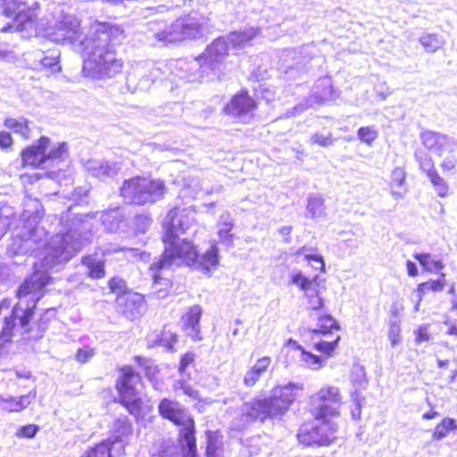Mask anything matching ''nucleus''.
Wrapping results in <instances>:
<instances>
[{
	"mask_svg": "<svg viewBox=\"0 0 457 457\" xmlns=\"http://www.w3.org/2000/svg\"><path fill=\"white\" fill-rule=\"evenodd\" d=\"M254 33H248L245 31L235 33L237 41L241 45L248 44L254 37Z\"/></svg>",
	"mask_w": 457,
	"mask_h": 457,
	"instance_id": "obj_51",
	"label": "nucleus"
},
{
	"mask_svg": "<svg viewBox=\"0 0 457 457\" xmlns=\"http://www.w3.org/2000/svg\"><path fill=\"white\" fill-rule=\"evenodd\" d=\"M451 361L449 360H439L437 365L440 369L438 377L446 384H450L454 381L457 376V368L450 367Z\"/></svg>",
	"mask_w": 457,
	"mask_h": 457,
	"instance_id": "obj_33",
	"label": "nucleus"
},
{
	"mask_svg": "<svg viewBox=\"0 0 457 457\" xmlns=\"http://www.w3.org/2000/svg\"><path fill=\"white\" fill-rule=\"evenodd\" d=\"M165 182L160 179L136 175L125 179L119 190L120 196L129 205L154 204L164 198Z\"/></svg>",
	"mask_w": 457,
	"mask_h": 457,
	"instance_id": "obj_4",
	"label": "nucleus"
},
{
	"mask_svg": "<svg viewBox=\"0 0 457 457\" xmlns=\"http://www.w3.org/2000/svg\"><path fill=\"white\" fill-rule=\"evenodd\" d=\"M42 67L46 70L48 72L54 74L61 71V65L59 55L56 54H52L50 55H45L40 60Z\"/></svg>",
	"mask_w": 457,
	"mask_h": 457,
	"instance_id": "obj_37",
	"label": "nucleus"
},
{
	"mask_svg": "<svg viewBox=\"0 0 457 457\" xmlns=\"http://www.w3.org/2000/svg\"><path fill=\"white\" fill-rule=\"evenodd\" d=\"M19 4L13 2L12 7L4 6L3 12L6 17H12V21L6 28L3 29L4 31L14 30L21 31L25 29V22L29 21V17L26 13L19 10Z\"/></svg>",
	"mask_w": 457,
	"mask_h": 457,
	"instance_id": "obj_20",
	"label": "nucleus"
},
{
	"mask_svg": "<svg viewBox=\"0 0 457 457\" xmlns=\"http://www.w3.org/2000/svg\"><path fill=\"white\" fill-rule=\"evenodd\" d=\"M158 413L179 428L178 442L183 450L182 457H199L197 454L195 422L189 411L179 402L167 397L159 401Z\"/></svg>",
	"mask_w": 457,
	"mask_h": 457,
	"instance_id": "obj_3",
	"label": "nucleus"
},
{
	"mask_svg": "<svg viewBox=\"0 0 457 457\" xmlns=\"http://www.w3.org/2000/svg\"><path fill=\"white\" fill-rule=\"evenodd\" d=\"M119 372L114 387L117 398L114 403L121 405L135 420H144L152 410V404L145 402L136 388V383H141V375L131 365H122L117 368Z\"/></svg>",
	"mask_w": 457,
	"mask_h": 457,
	"instance_id": "obj_2",
	"label": "nucleus"
},
{
	"mask_svg": "<svg viewBox=\"0 0 457 457\" xmlns=\"http://www.w3.org/2000/svg\"><path fill=\"white\" fill-rule=\"evenodd\" d=\"M107 285L110 293L117 295V300L130 292L127 287L126 280L118 276L111 277L107 281Z\"/></svg>",
	"mask_w": 457,
	"mask_h": 457,
	"instance_id": "obj_30",
	"label": "nucleus"
},
{
	"mask_svg": "<svg viewBox=\"0 0 457 457\" xmlns=\"http://www.w3.org/2000/svg\"><path fill=\"white\" fill-rule=\"evenodd\" d=\"M145 303V299L143 295L130 291L121 298L120 303L121 314L134 320L141 316Z\"/></svg>",
	"mask_w": 457,
	"mask_h": 457,
	"instance_id": "obj_14",
	"label": "nucleus"
},
{
	"mask_svg": "<svg viewBox=\"0 0 457 457\" xmlns=\"http://www.w3.org/2000/svg\"><path fill=\"white\" fill-rule=\"evenodd\" d=\"M195 361V354L191 352L186 353L180 358L179 371L185 372L187 367Z\"/></svg>",
	"mask_w": 457,
	"mask_h": 457,
	"instance_id": "obj_46",
	"label": "nucleus"
},
{
	"mask_svg": "<svg viewBox=\"0 0 457 457\" xmlns=\"http://www.w3.org/2000/svg\"><path fill=\"white\" fill-rule=\"evenodd\" d=\"M202 27L203 24L200 20L195 16H191V14H187L178 18L172 24L174 31L181 34L179 38L190 37L198 33Z\"/></svg>",
	"mask_w": 457,
	"mask_h": 457,
	"instance_id": "obj_18",
	"label": "nucleus"
},
{
	"mask_svg": "<svg viewBox=\"0 0 457 457\" xmlns=\"http://www.w3.org/2000/svg\"><path fill=\"white\" fill-rule=\"evenodd\" d=\"M132 425L128 419H116L111 430L110 436L104 439V442L110 443V448L112 450L114 445L125 443L132 434Z\"/></svg>",
	"mask_w": 457,
	"mask_h": 457,
	"instance_id": "obj_17",
	"label": "nucleus"
},
{
	"mask_svg": "<svg viewBox=\"0 0 457 457\" xmlns=\"http://www.w3.org/2000/svg\"><path fill=\"white\" fill-rule=\"evenodd\" d=\"M233 224L231 222H223L220 228L219 229L218 235L221 239H231L233 229Z\"/></svg>",
	"mask_w": 457,
	"mask_h": 457,
	"instance_id": "obj_49",
	"label": "nucleus"
},
{
	"mask_svg": "<svg viewBox=\"0 0 457 457\" xmlns=\"http://www.w3.org/2000/svg\"><path fill=\"white\" fill-rule=\"evenodd\" d=\"M271 365V358L270 356H262L256 360L254 364L251 366L245 372L243 383L246 387H252L257 384L261 376L267 372Z\"/></svg>",
	"mask_w": 457,
	"mask_h": 457,
	"instance_id": "obj_16",
	"label": "nucleus"
},
{
	"mask_svg": "<svg viewBox=\"0 0 457 457\" xmlns=\"http://www.w3.org/2000/svg\"><path fill=\"white\" fill-rule=\"evenodd\" d=\"M406 172L403 168L396 167L392 170L388 187L391 194L396 197H401L406 192Z\"/></svg>",
	"mask_w": 457,
	"mask_h": 457,
	"instance_id": "obj_25",
	"label": "nucleus"
},
{
	"mask_svg": "<svg viewBox=\"0 0 457 457\" xmlns=\"http://www.w3.org/2000/svg\"><path fill=\"white\" fill-rule=\"evenodd\" d=\"M79 457H112L110 443L103 440L88 446Z\"/></svg>",
	"mask_w": 457,
	"mask_h": 457,
	"instance_id": "obj_28",
	"label": "nucleus"
},
{
	"mask_svg": "<svg viewBox=\"0 0 457 457\" xmlns=\"http://www.w3.org/2000/svg\"><path fill=\"white\" fill-rule=\"evenodd\" d=\"M340 330V325L337 320L330 314H320L317 320L316 328L312 329V336H328L334 331Z\"/></svg>",
	"mask_w": 457,
	"mask_h": 457,
	"instance_id": "obj_21",
	"label": "nucleus"
},
{
	"mask_svg": "<svg viewBox=\"0 0 457 457\" xmlns=\"http://www.w3.org/2000/svg\"><path fill=\"white\" fill-rule=\"evenodd\" d=\"M387 337L392 346H395L401 343V327L397 322H392L390 324Z\"/></svg>",
	"mask_w": 457,
	"mask_h": 457,
	"instance_id": "obj_40",
	"label": "nucleus"
},
{
	"mask_svg": "<svg viewBox=\"0 0 457 457\" xmlns=\"http://www.w3.org/2000/svg\"><path fill=\"white\" fill-rule=\"evenodd\" d=\"M420 142L424 149H418L417 151H426L434 153L437 156H441L443 153L450 147V141L446 135L437 131L426 129L421 131Z\"/></svg>",
	"mask_w": 457,
	"mask_h": 457,
	"instance_id": "obj_13",
	"label": "nucleus"
},
{
	"mask_svg": "<svg viewBox=\"0 0 457 457\" xmlns=\"http://www.w3.org/2000/svg\"><path fill=\"white\" fill-rule=\"evenodd\" d=\"M25 253L26 239L19 236L13 237L6 250L7 256L13 259Z\"/></svg>",
	"mask_w": 457,
	"mask_h": 457,
	"instance_id": "obj_32",
	"label": "nucleus"
},
{
	"mask_svg": "<svg viewBox=\"0 0 457 457\" xmlns=\"http://www.w3.org/2000/svg\"><path fill=\"white\" fill-rule=\"evenodd\" d=\"M30 428H33V430H32V431H30V434H29V436H30V437H32V436H34V435L36 434V432H37V427H35V426L30 425Z\"/></svg>",
	"mask_w": 457,
	"mask_h": 457,
	"instance_id": "obj_64",
	"label": "nucleus"
},
{
	"mask_svg": "<svg viewBox=\"0 0 457 457\" xmlns=\"http://www.w3.org/2000/svg\"><path fill=\"white\" fill-rule=\"evenodd\" d=\"M448 293L450 295H455L456 291H455V287L454 285H451L450 287L448 288Z\"/></svg>",
	"mask_w": 457,
	"mask_h": 457,
	"instance_id": "obj_63",
	"label": "nucleus"
},
{
	"mask_svg": "<svg viewBox=\"0 0 457 457\" xmlns=\"http://www.w3.org/2000/svg\"><path fill=\"white\" fill-rule=\"evenodd\" d=\"M228 54V50L226 43H213L208 49L205 65L212 71L219 69V65L223 63L224 57Z\"/></svg>",
	"mask_w": 457,
	"mask_h": 457,
	"instance_id": "obj_19",
	"label": "nucleus"
},
{
	"mask_svg": "<svg viewBox=\"0 0 457 457\" xmlns=\"http://www.w3.org/2000/svg\"><path fill=\"white\" fill-rule=\"evenodd\" d=\"M94 354L93 349L88 347L79 348L75 354V359L80 363H86Z\"/></svg>",
	"mask_w": 457,
	"mask_h": 457,
	"instance_id": "obj_45",
	"label": "nucleus"
},
{
	"mask_svg": "<svg viewBox=\"0 0 457 457\" xmlns=\"http://www.w3.org/2000/svg\"><path fill=\"white\" fill-rule=\"evenodd\" d=\"M457 430V425L453 418H443L432 431V439L438 441L447 436L451 431Z\"/></svg>",
	"mask_w": 457,
	"mask_h": 457,
	"instance_id": "obj_27",
	"label": "nucleus"
},
{
	"mask_svg": "<svg viewBox=\"0 0 457 457\" xmlns=\"http://www.w3.org/2000/svg\"><path fill=\"white\" fill-rule=\"evenodd\" d=\"M457 164V159L453 156H448L445 158L441 163L440 167L444 172L452 171L455 169Z\"/></svg>",
	"mask_w": 457,
	"mask_h": 457,
	"instance_id": "obj_48",
	"label": "nucleus"
},
{
	"mask_svg": "<svg viewBox=\"0 0 457 457\" xmlns=\"http://www.w3.org/2000/svg\"><path fill=\"white\" fill-rule=\"evenodd\" d=\"M414 258L420 263L423 269L429 272L437 271L443 269L444 264L439 260H435L429 253H416Z\"/></svg>",
	"mask_w": 457,
	"mask_h": 457,
	"instance_id": "obj_31",
	"label": "nucleus"
},
{
	"mask_svg": "<svg viewBox=\"0 0 457 457\" xmlns=\"http://www.w3.org/2000/svg\"><path fill=\"white\" fill-rule=\"evenodd\" d=\"M444 323L448 327L447 334L457 337V303H453Z\"/></svg>",
	"mask_w": 457,
	"mask_h": 457,
	"instance_id": "obj_36",
	"label": "nucleus"
},
{
	"mask_svg": "<svg viewBox=\"0 0 457 457\" xmlns=\"http://www.w3.org/2000/svg\"><path fill=\"white\" fill-rule=\"evenodd\" d=\"M94 70L100 77H112L121 72L123 63L117 58L116 51L113 47H107L101 50L96 59H87L84 62V69Z\"/></svg>",
	"mask_w": 457,
	"mask_h": 457,
	"instance_id": "obj_9",
	"label": "nucleus"
},
{
	"mask_svg": "<svg viewBox=\"0 0 457 457\" xmlns=\"http://www.w3.org/2000/svg\"><path fill=\"white\" fill-rule=\"evenodd\" d=\"M135 220L137 221V223H141V224H149L150 223V217L147 216V215H145V214H137L135 216Z\"/></svg>",
	"mask_w": 457,
	"mask_h": 457,
	"instance_id": "obj_57",
	"label": "nucleus"
},
{
	"mask_svg": "<svg viewBox=\"0 0 457 457\" xmlns=\"http://www.w3.org/2000/svg\"><path fill=\"white\" fill-rule=\"evenodd\" d=\"M205 455L206 457H221L216 445L211 443L206 447Z\"/></svg>",
	"mask_w": 457,
	"mask_h": 457,
	"instance_id": "obj_53",
	"label": "nucleus"
},
{
	"mask_svg": "<svg viewBox=\"0 0 457 457\" xmlns=\"http://www.w3.org/2000/svg\"><path fill=\"white\" fill-rule=\"evenodd\" d=\"M50 146V139L47 137H41L32 145H30V166L38 168L42 164L49 162H63L67 156L68 149L65 143Z\"/></svg>",
	"mask_w": 457,
	"mask_h": 457,
	"instance_id": "obj_8",
	"label": "nucleus"
},
{
	"mask_svg": "<svg viewBox=\"0 0 457 457\" xmlns=\"http://www.w3.org/2000/svg\"><path fill=\"white\" fill-rule=\"evenodd\" d=\"M4 125L12 129L14 132H21L22 129H26L27 121L25 120H18L13 118H6L4 121Z\"/></svg>",
	"mask_w": 457,
	"mask_h": 457,
	"instance_id": "obj_44",
	"label": "nucleus"
},
{
	"mask_svg": "<svg viewBox=\"0 0 457 457\" xmlns=\"http://www.w3.org/2000/svg\"><path fill=\"white\" fill-rule=\"evenodd\" d=\"M343 403L341 392L337 387L326 386L320 388L310 398L307 411L309 419L304 420L296 432V439L303 447H325L337 438L338 423Z\"/></svg>",
	"mask_w": 457,
	"mask_h": 457,
	"instance_id": "obj_1",
	"label": "nucleus"
},
{
	"mask_svg": "<svg viewBox=\"0 0 457 457\" xmlns=\"http://www.w3.org/2000/svg\"><path fill=\"white\" fill-rule=\"evenodd\" d=\"M16 316L12 313L10 316L4 318V324L0 331V346L8 343L12 339V329L15 326Z\"/></svg>",
	"mask_w": 457,
	"mask_h": 457,
	"instance_id": "obj_35",
	"label": "nucleus"
},
{
	"mask_svg": "<svg viewBox=\"0 0 457 457\" xmlns=\"http://www.w3.org/2000/svg\"><path fill=\"white\" fill-rule=\"evenodd\" d=\"M318 275L308 278L301 271L292 274L289 283L297 286L303 292V302L310 312H317L325 308L326 299L323 293L326 287L321 283Z\"/></svg>",
	"mask_w": 457,
	"mask_h": 457,
	"instance_id": "obj_6",
	"label": "nucleus"
},
{
	"mask_svg": "<svg viewBox=\"0 0 457 457\" xmlns=\"http://www.w3.org/2000/svg\"><path fill=\"white\" fill-rule=\"evenodd\" d=\"M162 242L164 249L159 260L150 265L152 277L155 281L161 278V270L176 260L190 258L194 253V245L187 239L179 240L174 222L171 220L163 226Z\"/></svg>",
	"mask_w": 457,
	"mask_h": 457,
	"instance_id": "obj_5",
	"label": "nucleus"
},
{
	"mask_svg": "<svg viewBox=\"0 0 457 457\" xmlns=\"http://www.w3.org/2000/svg\"><path fill=\"white\" fill-rule=\"evenodd\" d=\"M415 159L419 168L430 180L435 191L439 197H445L449 192V186L443 177L438 173L436 162L432 157L424 151H416Z\"/></svg>",
	"mask_w": 457,
	"mask_h": 457,
	"instance_id": "obj_11",
	"label": "nucleus"
},
{
	"mask_svg": "<svg viewBox=\"0 0 457 457\" xmlns=\"http://www.w3.org/2000/svg\"><path fill=\"white\" fill-rule=\"evenodd\" d=\"M357 136L361 142L370 145L378 137V131L370 126L361 127Z\"/></svg>",
	"mask_w": 457,
	"mask_h": 457,
	"instance_id": "obj_39",
	"label": "nucleus"
},
{
	"mask_svg": "<svg viewBox=\"0 0 457 457\" xmlns=\"http://www.w3.org/2000/svg\"><path fill=\"white\" fill-rule=\"evenodd\" d=\"M312 144L318 145L322 147L330 145L333 143V137L331 134L324 136L320 133H315L311 137Z\"/></svg>",
	"mask_w": 457,
	"mask_h": 457,
	"instance_id": "obj_43",
	"label": "nucleus"
},
{
	"mask_svg": "<svg viewBox=\"0 0 457 457\" xmlns=\"http://www.w3.org/2000/svg\"><path fill=\"white\" fill-rule=\"evenodd\" d=\"M204 262L206 266L214 267L219 262L218 249L215 246L211 247L204 254Z\"/></svg>",
	"mask_w": 457,
	"mask_h": 457,
	"instance_id": "obj_41",
	"label": "nucleus"
},
{
	"mask_svg": "<svg viewBox=\"0 0 457 457\" xmlns=\"http://www.w3.org/2000/svg\"><path fill=\"white\" fill-rule=\"evenodd\" d=\"M406 269H407V272H408L409 276L415 277L418 275V270H417L416 264L413 262L407 261L406 262Z\"/></svg>",
	"mask_w": 457,
	"mask_h": 457,
	"instance_id": "obj_54",
	"label": "nucleus"
},
{
	"mask_svg": "<svg viewBox=\"0 0 457 457\" xmlns=\"http://www.w3.org/2000/svg\"><path fill=\"white\" fill-rule=\"evenodd\" d=\"M16 435L20 437H29V426L25 425L20 428Z\"/></svg>",
	"mask_w": 457,
	"mask_h": 457,
	"instance_id": "obj_58",
	"label": "nucleus"
},
{
	"mask_svg": "<svg viewBox=\"0 0 457 457\" xmlns=\"http://www.w3.org/2000/svg\"><path fill=\"white\" fill-rule=\"evenodd\" d=\"M181 389L183 390V393L186 395L192 397L194 399L199 398V391L195 389L193 386H191L189 385H186L185 383H182Z\"/></svg>",
	"mask_w": 457,
	"mask_h": 457,
	"instance_id": "obj_52",
	"label": "nucleus"
},
{
	"mask_svg": "<svg viewBox=\"0 0 457 457\" xmlns=\"http://www.w3.org/2000/svg\"><path fill=\"white\" fill-rule=\"evenodd\" d=\"M303 389V385L292 382L274 386L271 395L266 397L274 418L285 415Z\"/></svg>",
	"mask_w": 457,
	"mask_h": 457,
	"instance_id": "obj_7",
	"label": "nucleus"
},
{
	"mask_svg": "<svg viewBox=\"0 0 457 457\" xmlns=\"http://www.w3.org/2000/svg\"><path fill=\"white\" fill-rule=\"evenodd\" d=\"M340 340L341 336L337 335L329 341L322 338L314 341L312 348L320 353L317 356L321 359V366L323 365L324 360L330 358L336 353Z\"/></svg>",
	"mask_w": 457,
	"mask_h": 457,
	"instance_id": "obj_23",
	"label": "nucleus"
},
{
	"mask_svg": "<svg viewBox=\"0 0 457 457\" xmlns=\"http://www.w3.org/2000/svg\"><path fill=\"white\" fill-rule=\"evenodd\" d=\"M445 275L444 273H441L437 279H429L428 281L418 284L417 294L419 301H421L423 297L430 292H442L445 289Z\"/></svg>",
	"mask_w": 457,
	"mask_h": 457,
	"instance_id": "obj_26",
	"label": "nucleus"
},
{
	"mask_svg": "<svg viewBox=\"0 0 457 457\" xmlns=\"http://www.w3.org/2000/svg\"><path fill=\"white\" fill-rule=\"evenodd\" d=\"M28 153H29V148H25V149H23L21 151V157H22L23 166L26 165V162H27L26 155H27Z\"/></svg>",
	"mask_w": 457,
	"mask_h": 457,
	"instance_id": "obj_61",
	"label": "nucleus"
},
{
	"mask_svg": "<svg viewBox=\"0 0 457 457\" xmlns=\"http://www.w3.org/2000/svg\"><path fill=\"white\" fill-rule=\"evenodd\" d=\"M287 345H292L293 348L300 351L302 361L308 366L312 368H320L321 367V359L318 357L317 354H314L311 352L306 351L302 345H300L297 341L294 339H288L287 341Z\"/></svg>",
	"mask_w": 457,
	"mask_h": 457,
	"instance_id": "obj_29",
	"label": "nucleus"
},
{
	"mask_svg": "<svg viewBox=\"0 0 457 457\" xmlns=\"http://www.w3.org/2000/svg\"><path fill=\"white\" fill-rule=\"evenodd\" d=\"M81 263L87 268V277L91 279H102L106 275L105 262L87 254L81 258Z\"/></svg>",
	"mask_w": 457,
	"mask_h": 457,
	"instance_id": "obj_24",
	"label": "nucleus"
},
{
	"mask_svg": "<svg viewBox=\"0 0 457 457\" xmlns=\"http://www.w3.org/2000/svg\"><path fill=\"white\" fill-rule=\"evenodd\" d=\"M203 314V309L199 304L189 306L181 315L182 328L186 331L191 330L194 334V340H201L200 320Z\"/></svg>",
	"mask_w": 457,
	"mask_h": 457,
	"instance_id": "obj_15",
	"label": "nucleus"
},
{
	"mask_svg": "<svg viewBox=\"0 0 457 457\" xmlns=\"http://www.w3.org/2000/svg\"><path fill=\"white\" fill-rule=\"evenodd\" d=\"M5 231H6V222L2 218H0V239L4 235Z\"/></svg>",
	"mask_w": 457,
	"mask_h": 457,
	"instance_id": "obj_59",
	"label": "nucleus"
},
{
	"mask_svg": "<svg viewBox=\"0 0 457 457\" xmlns=\"http://www.w3.org/2000/svg\"><path fill=\"white\" fill-rule=\"evenodd\" d=\"M133 359L138 364H143V362L145 361V358L140 355H135Z\"/></svg>",
	"mask_w": 457,
	"mask_h": 457,
	"instance_id": "obj_62",
	"label": "nucleus"
},
{
	"mask_svg": "<svg viewBox=\"0 0 457 457\" xmlns=\"http://www.w3.org/2000/svg\"><path fill=\"white\" fill-rule=\"evenodd\" d=\"M291 230H292V228H291V227H283V228H281L279 229V232H280V234H282V235L288 236V235H290Z\"/></svg>",
	"mask_w": 457,
	"mask_h": 457,
	"instance_id": "obj_60",
	"label": "nucleus"
},
{
	"mask_svg": "<svg viewBox=\"0 0 457 457\" xmlns=\"http://www.w3.org/2000/svg\"><path fill=\"white\" fill-rule=\"evenodd\" d=\"M439 416V413L433 408H431L429 411H426L422 415V419L424 420H433Z\"/></svg>",
	"mask_w": 457,
	"mask_h": 457,
	"instance_id": "obj_56",
	"label": "nucleus"
},
{
	"mask_svg": "<svg viewBox=\"0 0 457 457\" xmlns=\"http://www.w3.org/2000/svg\"><path fill=\"white\" fill-rule=\"evenodd\" d=\"M273 418L274 416L266 397H254L250 401L244 403L242 405L240 420L243 423H263L267 420Z\"/></svg>",
	"mask_w": 457,
	"mask_h": 457,
	"instance_id": "obj_12",
	"label": "nucleus"
},
{
	"mask_svg": "<svg viewBox=\"0 0 457 457\" xmlns=\"http://www.w3.org/2000/svg\"><path fill=\"white\" fill-rule=\"evenodd\" d=\"M258 108V102L250 96L246 88L234 94L224 105L222 112L228 116L240 118L251 114Z\"/></svg>",
	"mask_w": 457,
	"mask_h": 457,
	"instance_id": "obj_10",
	"label": "nucleus"
},
{
	"mask_svg": "<svg viewBox=\"0 0 457 457\" xmlns=\"http://www.w3.org/2000/svg\"><path fill=\"white\" fill-rule=\"evenodd\" d=\"M172 288V281L168 278H163L155 281L153 278V293L159 298H163L169 295Z\"/></svg>",
	"mask_w": 457,
	"mask_h": 457,
	"instance_id": "obj_34",
	"label": "nucleus"
},
{
	"mask_svg": "<svg viewBox=\"0 0 457 457\" xmlns=\"http://www.w3.org/2000/svg\"><path fill=\"white\" fill-rule=\"evenodd\" d=\"M29 294V284L28 281L25 280L17 290V296H26Z\"/></svg>",
	"mask_w": 457,
	"mask_h": 457,
	"instance_id": "obj_55",
	"label": "nucleus"
},
{
	"mask_svg": "<svg viewBox=\"0 0 457 457\" xmlns=\"http://www.w3.org/2000/svg\"><path fill=\"white\" fill-rule=\"evenodd\" d=\"M52 282L53 278L46 269H35L30 274V294H37L39 296L44 295L45 288Z\"/></svg>",
	"mask_w": 457,
	"mask_h": 457,
	"instance_id": "obj_22",
	"label": "nucleus"
},
{
	"mask_svg": "<svg viewBox=\"0 0 457 457\" xmlns=\"http://www.w3.org/2000/svg\"><path fill=\"white\" fill-rule=\"evenodd\" d=\"M12 145V137L6 131H0V148L3 150L10 149Z\"/></svg>",
	"mask_w": 457,
	"mask_h": 457,
	"instance_id": "obj_50",
	"label": "nucleus"
},
{
	"mask_svg": "<svg viewBox=\"0 0 457 457\" xmlns=\"http://www.w3.org/2000/svg\"><path fill=\"white\" fill-rule=\"evenodd\" d=\"M304 259L308 262H314L317 265L315 269L320 272H323L325 270V262L323 260V257L321 255L318 254H306L304 256Z\"/></svg>",
	"mask_w": 457,
	"mask_h": 457,
	"instance_id": "obj_47",
	"label": "nucleus"
},
{
	"mask_svg": "<svg viewBox=\"0 0 457 457\" xmlns=\"http://www.w3.org/2000/svg\"><path fill=\"white\" fill-rule=\"evenodd\" d=\"M428 325H421L415 330V343L417 345H420L424 342H428L431 339V335L428 331Z\"/></svg>",
	"mask_w": 457,
	"mask_h": 457,
	"instance_id": "obj_42",
	"label": "nucleus"
},
{
	"mask_svg": "<svg viewBox=\"0 0 457 457\" xmlns=\"http://www.w3.org/2000/svg\"><path fill=\"white\" fill-rule=\"evenodd\" d=\"M420 44L428 52H435L440 48V41L435 34H425L420 38Z\"/></svg>",
	"mask_w": 457,
	"mask_h": 457,
	"instance_id": "obj_38",
	"label": "nucleus"
}]
</instances>
